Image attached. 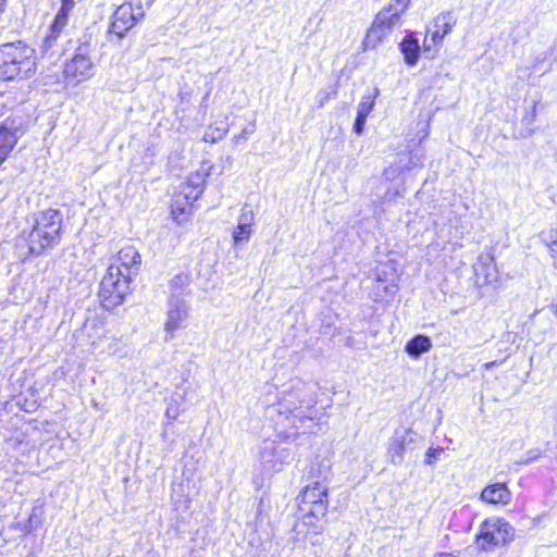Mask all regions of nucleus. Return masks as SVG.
<instances>
[{"mask_svg":"<svg viewBox=\"0 0 557 557\" xmlns=\"http://www.w3.org/2000/svg\"><path fill=\"white\" fill-rule=\"evenodd\" d=\"M140 263L141 256L133 245L119 250L100 283L99 298L106 309H112L124 301L131 293V283Z\"/></svg>","mask_w":557,"mask_h":557,"instance_id":"f257e3e1","label":"nucleus"},{"mask_svg":"<svg viewBox=\"0 0 557 557\" xmlns=\"http://www.w3.org/2000/svg\"><path fill=\"white\" fill-rule=\"evenodd\" d=\"M300 519L314 534L322 533L323 519L327 512V486L315 481L306 485L297 497Z\"/></svg>","mask_w":557,"mask_h":557,"instance_id":"f03ea898","label":"nucleus"},{"mask_svg":"<svg viewBox=\"0 0 557 557\" xmlns=\"http://www.w3.org/2000/svg\"><path fill=\"white\" fill-rule=\"evenodd\" d=\"M411 0H391L375 15L368 29L363 45L367 49L376 48L392 30L401 24V16L410 7Z\"/></svg>","mask_w":557,"mask_h":557,"instance_id":"7ed1b4c3","label":"nucleus"},{"mask_svg":"<svg viewBox=\"0 0 557 557\" xmlns=\"http://www.w3.org/2000/svg\"><path fill=\"white\" fill-rule=\"evenodd\" d=\"M61 228L62 216L59 211L48 209L39 213L28 234L30 252L39 255L44 249L55 245L60 239Z\"/></svg>","mask_w":557,"mask_h":557,"instance_id":"20e7f679","label":"nucleus"},{"mask_svg":"<svg viewBox=\"0 0 557 557\" xmlns=\"http://www.w3.org/2000/svg\"><path fill=\"white\" fill-rule=\"evenodd\" d=\"M511 525L502 518H488L481 523L476 534L478 546L485 552L492 550L495 546L507 543L512 539Z\"/></svg>","mask_w":557,"mask_h":557,"instance_id":"39448f33","label":"nucleus"},{"mask_svg":"<svg viewBox=\"0 0 557 557\" xmlns=\"http://www.w3.org/2000/svg\"><path fill=\"white\" fill-rule=\"evenodd\" d=\"M456 21L450 13H441L434 17L428 27V32L423 41L424 53H430L434 48L442 44L444 37L450 33Z\"/></svg>","mask_w":557,"mask_h":557,"instance_id":"423d86ee","label":"nucleus"},{"mask_svg":"<svg viewBox=\"0 0 557 557\" xmlns=\"http://www.w3.org/2000/svg\"><path fill=\"white\" fill-rule=\"evenodd\" d=\"M189 309L187 304L177 297H172L169 301L166 317L164 320L165 339L174 337L176 331L183 329L188 319Z\"/></svg>","mask_w":557,"mask_h":557,"instance_id":"0eeeda50","label":"nucleus"},{"mask_svg":"<svg viewBox=\"0 0 557 557\" xmlns=\"http://www.w3.org/2000/svg\"><path fill=\"white\" fill-rule=\"evenodd\" d=\"M144 16L141 7L134 8L129 2L121 4L114 12L110 32L122 37Z\"/></svg>","mask_w":557,"mask_h":557,"instance_id":"6e6552de","label":"nucleus"},{"mask_svg":"<svg viewBox=\"0 0 557 557\" xmlns=\"http://www.w3.org/2000/svg\"><path fill=\"white\" fill-rule=\"evenodd\" d=\"M193 198L189 195H176L171 203V214L175 223L184 224L193 214Z\"/></svg>","mask_w":557,"mask_h":557,"instance_id":"1a4fd4ad","label":"nucleus"},{"mask_svg":"<svg viewBox=\"0 0 557 557\" xmlns=\"http://www.w3.org/2000/svg\"><path fill=\"white\" fill-rule=\"evenodd\" d=\"M480 498L487 504L506 505L511 499V492L505 483H494L482 490Z\"/></svg>","mask_w":557,"mask_h":557,"instance_id":"9d476101","label":"nucleus"},{"mask_svg":"<svg viewBox=\"0 0 557 557\" xmlns=\"http://www.w3.org/2000/svg\"><path fill=\"white\" fill-rule=\"evenodd\" d=\"M400 51L408 66H414L420 57L421 47L413 33L407 34L400 42Z\"/></svg>","mask_w":557,"mask_h":557,"instance_id":"9b49d317","label":"nucleus"},{"mask_svg":"<svg viewBox=\"0 0 557 557\" xmlns=\"http://www.w3.org/2000/svg\"><path fill=\"white\" fill-rule=\"evenodd\" d=\"M377 95L379 89L375 88L373 90V94L364 96L358 106L357 117L354 125V129L358 135L362 134L363 132L364 123L367 121L368 115L373 109L374 99L377 97Z\"/></svg>","mask_w":557,"mask_h":557,"instance_id":"f8f14e48","label":"nucleus"},{"mask_svg":"<svg viewBox=\"0 0 557 557\" xmlns=\"http://www.w3.org/2000/svg\"><path fill=\"white\" fill-rule=\"evenodd\" d=\"M212 169L213 165L210 162L205 161L200 165V169L195 174L188 177V184L195 187L196 189L194 195L189 194L193 200H196L199 197V195L203 191L206 178L211 174Z\"/></svg>","mask_w":557,"mask_h":557,"instance_id":"ddd939ff","label":"nucleus"},{"mask_svg":"<svg viewBox=\"0 0 557 557\" xmlns=\"http://www.w3.org/2000/svg\"><path fill=\"white\" fill-rule=\"evenodd\" d=\"M252 220L253 214L251 211L249 213H244L239 218L238 225L235 227L233 232V240L235 245L245 243L249 239L251 235Z\"/></svg>","mask_w":557,"mask_h":557,"instance_id":"4468645a","label":"nucleus"},{"mask_svg":"<svg viewBox=\"0 0 557 557\" xmlns=\"http://www.w3.org/2000/svg\"><path fill=\"white\" fill-rule=\"evenodd\" d=\"M14 59H16L14 65L17 66V70H30V67L34 65V50L18 41L14 44Z\"/></svg>","mask_w":557,"mask_h":557,"instance_id":"2eb2a0df","label":"nucleus"},{"mask_svg":"<svg viewBox=\"0 0 557 557\" xmlns=\"http://www.w3.org/2000/svg\"><path fill=\"white\" fill-rule=\"evenodd\" d=\"M432 343L428 336L417 335L406 344V351L412 357H419L431 349Z\"/></svg>","mask_w":557,"mask_h":557,"instance_id":"dca6fc26","label":"nucleus"},{"mask_svg":"<svg viewBox=\"0 0 557 557\" xmlns=\"http://www.w3.org/2000/svg\"><path fill=\"white\" fill-rule=\"evenodd\" d=\"M70 13V11L60 8L53 20V23L50 26V34L48 35L47 40H55L59 37L64 27L67 25Z\"/></svg>","mask_w":557,"mask_h":557,"instance_id":"f3484780","label":"nucleus"},{"mask_svg":"<svg viewBox=\"0 0 557 557\" xmlns=\"http://www.w3.org/2000/svg\"><path fill=\"white\" fill-rule=\"evenodd\" d=\"M406 446L405 435L396 434L389 443L388 455L393 463H400L404 458V450Z\"/></svg>","mask_w":557,"mask_h":557,"instance_id":"a211bd4d","label":"nucleus"},{"mask_svg":"<svg viewBox=\"0 0 557 557\" xmlns=\"http://www.w3.org/2000/svg\"><path fill=\"white\" fill-rule=\"evenodd\" d=\"M228 132L227 124L224 122H221L219 125H210L205 134H203V141L214 144L221 140Z\"/></svg>","mask_w":557,"mask_h":557,"instance_id":"6ab92c4d","label":"nucleus"},{"mask_svg":"<svg viewBox=\"0 0 557 557\" xmlns=\"http://www.w3.org/2000/svg\"><path fill=\"white\" fill-rule=\"evenodd\" d=\"M294 428L298 433L312 432V418L302 412H292Z\"/></svg>","mask_w":557,"mask_h":557,"instance_id":"aec40b11","label":"nucleus"},{"mask_svg":"<svg viewBox=\"0 0 557 557\" xmlns=\"http://www.w3.org/2000/svg\"><path fill=\"white\" fill-rule=\"evenodd\" d=\"M72 70H88L92 66L90 58L87 55L86 48H79L78 52L72 58Z\"/></svg>","mask_w":557,"mask_h":557,"instance_id":"412c9836","label":"nucleus"},{"mask_svg":"<svg viewBox=\"0 0 557 557\" xmlns=\"http://www.w3.org/2000/svg\"><path fill=\"white\" fill-rule=\"evenodd\" d=\"M14 44H7L0 47V70L14 65Z\"/></svg>","mask_w":557,"mask_h":557,"instance_id":"4be33fe9","label":"nucleus"},{"mask_svg":"<svg viewBox=\"0 0 557 557\" xmlns=\"http://www.w3.org/2000/svg\"><path fill=\"white\" fill-rule=\"evenodd\" d=\"M544 240L549 250L553 264L557 269V230H550L547 232Z\"/></svg>","mask_w":557,"mask_h":557,"instance_id":"5701e85b","label":"nucleus"},{"mask_svg":"<svg viewBox=\"0 0 557 557\" xmlns=\"http://www.w3.org/2000/svg\"><path fill=\"white\" fill-rule=\"evenodd\" d=\"M394 265L393 263H386L382 267V269H376V280L379 282H388V281H392L394 282Z\"/></svg>","mask_w":557,"mask_h":557,"instance_id":"b1692460","label":"nucleus"},{"mask_svg":"<svg viewBox=\"0 0 557 557\" xmlns=\"http://www.w3.org/2000/svg\"><path fill=\"white\" fill-rule=\"evenodd\" d=\"M170 284L173 290L181 292L189 284V276L185 273H180L171 280Z\"/></svg>","mask_w":557,"mask_h":557,"instance_id":"393cba45","label":"nucleus"},{"mask_svg":"<svg viewBox=\"0 0 557 557\" xmlns=\"http://www.w3.org/2000/svg\"><path fill=\"white\" fill-rule=\"evenodd\" d=\"M483 268L485 270L484 282L492 283L493 281H495L496 280V271H495V267H494L493 262L491 261L490 263L484 264Z\"/></svg>","mask_w":557,"mask_h":557,"instance_id":"a878e982","label":"nucleus"},{"mask_svg":"<svg viewBox=\"0 0 557 557\" xmlns=\"http://www.w3.org/2000/svg\"><path fill=\"white\" fill-rule=\"evenodd\" d=\"M180 416V410L177 407H168L165 410V417L170 420H176Z\"/></svg>","mask_w":557,"mask_h":557,"instance_id":"bb28decb","label":"nucleus"},{"mask_svg":"<svg viewBox=\"0 0 557 557\" xmlns=\"http://www.w3.org/2000/svg\"><path fill=\"white\" fill-rule=\"evenodd\" d=\"M74 5H75L74 0H62L61 1V8H63L64 10H67L70 12L73 10Z\"/></svg>","mask_w":557,"mask_h":557,"instance_id":"cd10ccee","label":"nucleus"},{"mask_svg":"<svg viewBox=\"0 0 557 557\" xmlns=\"http://www.w3.org/2000/svg\"><path fill=\"white\" fill-rule=\"evenodd\" d=\"M11 442H12V445H13L14 447H16V446H18V445H22V444L24 443V436H20V435H17V436H15V437L11 438Z\"/></svg>","mask_w":557,"mask_h":557,"instance_id":"c85d7f7f","label":"nucleus"},{"mask_svg":"<svg viewBox=\"0 0 557 557\" xmlns=\"http://www.w3.org/2000/svg\"><path fill=\"white\" fill-rule=\"evenodd\" d=\"M436 453H437V449L430 448V449L428 450V454H426V455H428V458H426V460H425V462H426L428 465H431V463H432L431 457L435 456V455H436Z\"/></svg>","mask_w":557,"mask_h":557,"instance_id":"c756f323","label":"nucleus"},{"mask_svg":"<svg viewBox=\"0 0 557 557\" xmlns=\"http://www.w3.org/2000/svg\"><path fill=\"white\" fill-rule=\"evenodd\" d=\"M250 133H251V132H249V131H247V129H244V131L242 132L240 136H238V137L236 136V137H235V140H237V139H238V138H240V137L245 140V139L247 138V135H248V134H250Z\"/></svg>","mask_w":557,"mask_h":557,"instance_id":"7c9ffc66","label":"nucleus"},{"mask_svg":"<svg viewBox=\"0 0 557 557\" xmlns=\"http://www.w3.org/2000/svg\"><path fill=\"white\" fill-rule=\"evenodd\" d=\"M396 289H397V285H396L395 283H394V284H392L391 289H389V287H386V290H388V292H391V293H395V292H396Z\"/></svg>","mask_w":557,"mask_h":557,"instance_id":"2f4dec72","label":"nucleus"},{"mask_svg":"<svg viewBox=\"0 0 557 557\" xmlns=\"http://www.w3.org/2000/svg\"><path fill=\"white\" fill-rule=\"evenodd\" d=\"M436 557H451V555L448 553H438Z\"/></svg>","mask_w":557,"mask_h":557,"instance_id":"473e14b6","label":"nucleus"},{"mask_svg":"<svg viewBox=\"0 0 557 557\" xmlns=\"http://www.w3.org/2000/svg\"><path fill=\"white\" fill-rule=\"evenodd\" d=\"M4 9V0H0V13L3 12Z\"/></svg>","mask_w":557,"mask_h":557,"instance_id":"72a5a7b5","label":"nucleus"},{"mask_svg":"<svg viewBox=\"0 0 557 557\" xmlns=\"http://www.w3.org/2000/svg\"><path fill=\"white\" fill-rule=\"evenodd\" d=\"M4 9V0H0V13L3 12Z\"/></svg>","mask_w":557,"mask_h":557,"instance_id":"f704fd0d","label":"nucleus"},{"mask_svg":"<svg viewBox=\"0 0 557 557\" xmlns=\"http://www.w3.org/2000/svg\"><path fill=\"white\" fill-rule=\"evenodd\" d=\"M164 61L168 63L166 66H174L171 59H165Z\"/></svg>","mask_w":557,"mask_h":557,"instance_id":"c9c22d12","label":"nucleus"},{"mask_svg":"<svg viewBox=\"0 0 557 557\" xmlns=\"http://www.w3.org/2000/svg\"><path fill=\"white\" fill-rule=\"evenodd\" d=\"M494 364H495V362H494V361H493V362H488V363H486V364H485V368H487V369H488L490 367H492V366H494Z\"/></svg>","mask_w":557,"mask_h":557,"instance_id":"e433bc0d","label":"nucleus"},{"mask_svg":"<svg viewBox=\"0 0 557 557\" xmlns=\"http://www.w3.org/2000/svg\"><path fill=\"white\" fill-rule=\"evenodd\" d=\"M5 72H0V74H4Z\"/></svg>","mask_w":557,"mask_h":557,"instance_id":"4c0bfd02","label":"nucleus"}]
</instances>
